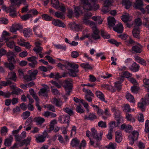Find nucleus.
Returning a JSON list of instances; mask_svg holds the SVG:
<instances>
[{
  "instance_id": "1",
  "label": "nucleus",
  "mask_w": 149,
  "mask_h": 149,
  "mask_svg": "<svg viewBox=\"0 0 149 149\" xmlns=\"http://www.w3.org/2000/svg\"><path fill=\"white\" fill-rule=\"evenodd\" d=\"M97 0H81V4L83 5V8L88 10H91L93 7L91 2L94 3L97 2Z\"/></svg>"
},
{
  "instance_id": "2",
  "label": "nucleus",
  "mask_w": 149,
  "mask_h": 149,
  "mask_svg": "<svg viewBox=\"0 0 149 149\" xmlns=\"http://www.w3.org/2000/svg\"><path fill=\"white\" fill-rule=\"evenodd\" d=\"M142 100V102L138 103V106L143 112L145 111L146 106L149 104V94L145 96L144 100L143 99Z\"/></svg>"
},
{
  "instance_id": "3",
  "label": "nucleus",
  "mask_w": 149,
  "mask_h": 149,
  "mask_svg": "<svg viewBox=\"0 0 149 149\" xmlns=\"http://www.w3.org/2000/svg\"><path fill=\"white\" fill-rule=\"evenodd\" d=\"M91 133L90 136H92L93 138L96 141H100L101 140L102 136L103 134V132H100L98 134H97L96 130L94 128L91 129Z\"/></svg>"
},
{
  "instance_id": "4",
  "label": "nucleus",
  "mask_w": 149,
  "mask_h": 149,
  "mask_svg": "<svg viewBox=\"0 0 149 149\" xmlns=\"http://www.w3.org/2000/svg\"><path fill=\"white\" fill-rule=\"evenodd\" d=\"M65 84L63 86L65 91V95L67 96L70 95L72 91V84L71 83L67 80L65 81Z\"/></svg>"
},
{
  "instance_id": "5",
  "label": "nucleus",
  "mask_w": 149,
  "mask_h": 149,
  "mask_svg": "<svg viewBox=\"0 0 149 149\" xmlns=\"http://www.w3.org/2000/svg\"><path fill=\"white\" fill-rule=\"evenodd\" d=\"M133 130V128L131 126V145H133L135 142L136 143L139 135L138 132L135 130L132 132Z\"/></svg>"
},
{
  "instance_id": "6",
  "label": "nucleus",
  "mask_w": 149,
  "mask_h": 149,
  "mask_svg": "<svg viewBox=\"0 0 149 149\" xmlns=\"http://www.w3.org/2000/svg\"><path fill=\"white\" fill-rule=\"evenodd\" d=\"M81 6H76L75 5L73 6L74 8V16L76 17H79L80 15L82 14L83 13V9L86 10V9L83 8V5L81 4Z\"/></svg>"
},
{
  "instance_id": "7",
  "label": "nucleus",
  "mask_w": 149,
  "mask_h": 149,
  "mask_svg": "<svg viewBox=\"0 0 149 149\" xmlns=\"http://www.w3.org/2000/svg\"><path fill=\"white\" fill-rule=\"evenodd\" d=\"M44 88L40 89L38 92L39 96H42L47 97L48 96V93L49 91V87L47 85H44L43 86Z\"/></svg>"
},
{
  "instance_id": "8",
  "label": "nucleus",
  "mask_w": 149,
  "mask_h": 149,
  "mask_svg": "<svg viewBox=\"0 0 149 149\" xmlns=\"http://www.w3.org/2000/svg\"><path fill=\"white\" fill-rule=\"evenodd\" d=\"M6 55L8 58L7 60L8 61L10 62H12L14 63H16L15 59V56L13 52L9 51L6 54Z\"/></svg>"
},
{
  "instance_id": "9",
  "label": "nucleus",
  "mask_w": 149,
  "mask_h": 149,
  "mask_svg": "<svg viewBox=\"0 0 149 149\" xmlns=\"http://www.w3.org/2000/svg\"><path fill=\"white\" fill-rule=\"evenodd\" d=\"M124 111L126 113V118L127 120H130V108L129 104H127L125 105Z\"/></svg>"
},
{
  "instance_id": "10",
  "label": "nucleus",
  "mask_w": 149,
  "mask_h": 149,
  "mask_svg": "<svg viewBox=\"0 0 149 149\" xmlns=\"http://www.w3.org/2000/svg\"><path fill=\"white\" fill-rule=\"evenodd\" d=\"M70 117L69 116L63 115L60 116L58 119L59 122L61 123H69Z\"/></svg>"
},
{
  "instance_id": "11",
  "label": "nucleus",
  "mask_w": 149,
  "mask_h": 149,
  "mask_svg": "<svg viewBox=\"0 0 149 149\" xmlns=\"http://www.w3.org/2000/svg\"><path fill=\"white\" fill-rule=\"evenodd\" d=\"M52 24L55 26H58L63 28H64L66 26V25L60 20L57 19H52Z\"/></svg>"
},
{
  "instance_id": "12",
  "label": "nucleus",
  "mask_w": 149,
  "mask_h": 149,
  "mask_svg": "<svg viewBox=\"0 0 149 149\" xmlns=\"http://www.w3.org/2000/svg\"><path fill=\"white\" fill-rule=\"evenodd\" d=\"M113 30L118 33H122L123 31V27L122 24L120 22H118L115 26L113 27Z\"/></svg>"
},
{
  "instance_id": "13",
  "label": "nucleus",
  "mask_w": 149,
  "mask_h": 149,
  "mask_svg": "<svg viewBox=\"0 0 149 149\" xmlns=\"http://www.w3.org/2000/svg\"><path fill=\"white\" fill-rule=\"evenodd\" d=\"M142 46L138 43L137 45L133 46L132 47V50L134 53H140L142 51Z\"/></svg>"
},
{
  "instance_id": "14",
  "label": "nucleus",
  "mask_w": 149,
  "mask_h": 149,
  "mask_svg": "<svg viewBox=\"0 0 149 149\" xmlns=\"http://www.w3.org/2000/svg\"><path fill=\"white\" fill-rule=\"evenodd\" d=\"M16 7L10 6L7 10V12L10 13V15L12 17H15L16 16L15 9Z\"/></svg>"
},
{
  "instance_id": "15",
  "label": "nucleus",
  "mask_w": 149,
  "mask_h": 149,
  "mask_svg": "<svg viewBox=\"0 0 149 149\" xmlns=\"http://www.w3.org/2000/svg\"><path fill=\"white\" fill-rule=\"evenodd\" d=\"M33 122L36 123L37 125H41L45 122V119L40 117H36L34 118L33 119Z\"/></svg>"
},
{
  "instance_id": "16",
  "label": "nucleus",
  "mask_w": 149,
  "mask_h": 149,
  "mask_svg": "<svg viewBox=\"0 0 149 149\" xmlns=\"http://www.w3.org/2000/svg\"><path fill=\"white\" fill-rule=\"evenodd\" d=\"M69 26L71 29L77 31L81 30L82 29V26L81 25L76 24L74 23L70 24Z\"/></svg>"
},
{
  "instance_id": "17",
  "label": "nucleus",
  "mask_w": 149,
  "mask_h": 149,
  "mask_svg": "<svg viewBox=\"0 0 149 149\" xmlns=\"http://www.w3.org/2000/svg\"><path fill=\"white\" fill-rule=\"evenodd\" d=\"M116 138L115 140L116 142L120 143L122 140V134L121 132L119 131H117L115 132Z\"/></svg>"
},
{
  "instance_id": "18",
  "label": "nucleus",
  "mask_w": 149,
  "mask_h": 149,
  "mask_svg": "<svg viewBox=\"0 0 149 149\" xmlns=\"http://www.w3.org/2000/svg\"><path fill=\"white\" fill-rule=\"evenodd\" d=\"M140 28H138L136 27H134L132 31L134 37L137 39H140Z\"/></svg>"
},
{
  "instance_id": "19",
  "label": "nucleus",
  "mask_w": 149,
  "mask_h": 149,
  "mask_svg": "<svg viewBox=\"0 0 149 149\" xmlns=\"http://www.w3.org/2000/svg\"><path fill=\"white\" fill-rule=\"evenodd\" d=\"M97 118V116L95 113H90L88 116L85 115L84 118V119L86 120H90L91 121H93Z\"/></svg>"
},
{
  "instance_id": "20",
  "label": "nucleus",
  "mask_w": 149,
  "mask_h": 149,
  "mask_svg": "<svg viewBox=\"0 0 149 149\" xmlns=\"http://www.w3.org/2000/svg\"><path fill=\"white\" fill-rule=\"evenodd\" d=\"M24 36L29 37L32 34V30L30 28H25L23 31Z\"/></svg>"
},
{
  "instance_id": "21",
  "label": "nucleus",
  "mask_w": 149,
  "mask_h": 149,
  "mask_svg": "<svg viewBox=\"0 0 149 149\" xmlns=\"http://www.w3.org/2000/svg\"><path fill=\"white\" fill-rule=\"evenodd\" d=\"M140 66L135 62H134L131 65V71L133 72H137L139 70Z\"/></svg>"
},
{
  "instance_id": "22",
  "label": "nucleus",
  "mask_w": 149,
  "mask_h": 149,
  "mask_svg": "<svg viewBox=\"0 0 149 149\" xmlns=\"http://www.w3.org/2000/svg\"><path fill=\"white\" fill-rule=\"evenodd\" d=\"M36 141L37 143H42L44 142L45 140V136L41 135L36 136Z\"/></svg>"
},
{
  "instance_id": "23",
  "label": "nucleus",
  "mask_w": 149,
  "mask_h": 149,
  "mask_svg": "<svg viewBox=\"0 0 149 149\" xmlns=\"http://www.w3.org/2000/svg\"><path fill=\"white\" fill-rule=\"evenodd\" d=\"M95 95L100 100L106 102H107V101H105L104 95L102 92L100 91H97L95 93Z\"/></svg>"
},
{
  "instance_id": "24",
  "label": "nucleus",
  "mask_w": 149,
  "mask_h": 149,
  "mask_svg": "<svg viewBox=\"0 0 149 149\" xmlns=\"http://www.w3.org/2000/svg\"><path fill=\"white\" fill-rule=\"evenodd\" d=\"M38 73V71L37 70H31L29 71V74L33 80L36 79V76Z\"/></svg>"
},
{
  "instance_id": "25",
  "label": "nucleus",
  "mask_w": 149,
  "mask_h": 149,
  "mask_svg": "<svg viewBox=\"0 0 149 149\" xmlns=\"http://www.w3.org/2000/svg\"><path fill=\"white\" fill-rule=\"evenodd\" d=\"M79 141L77 138H75L71 141L70 145L73 147H77L79 145Z\"/></svg>"
},
{
  "instance_id": "26",
  "label": "nucleus",
  "mask_w": 149,
  "mask_h": 149,
  "mask_svg": "<svg viewBox=\"0 0 149 149\" xmlns=\"http://www.w3.org/2000/svg\"><path fill=\"white\" fill-rule=\"evenodd\" d=\"M108 24L109 27H113L115 24L116 22L115 19L112 17H109L108 18Z\"/></svg>"
},
{
  "instance_id": "27",
  "label": "nucleus",
  "mask_w": 149,
  "mask_h": 149,
  "mask_svg": "<svg viewBox=\"0 0 149 149\" xmlns=\"http://www.w3.org/2000/svg\"><path fill=\"white\" fill-rule=\"evenodd\" d=\"M13 63L5 62L4 63V65L6 68H8L10 70H12L15 68V66Z\"/></svg>"
},
{
  "instance_id": "28",
  "label": "nucleus",
  "mask_w": 149,
  "mask_h": 149,
  "mask_svg": "<svg viewBox=\"0 0 149 149\" xmlns=\"http://www.w3.org/2000/svg\"><path fill=\"white\" fill-rule=\"evenodd\" d=\"M8 77L9 79L14 81H15L16 80V73L14 72H9Z\"/></svg>"
},
{
  "instance_id": "29",
  "label": "nucleus",
  "mask_w": 149,
  "mask_h": 149,
  "mask_svg": "<svg viewBox=\"0 0 149 149\" xmlns=\"http://www.w3.org/2000/svg\"><path fill=\"white\" fill-rule=\"evenodd\" d=\"M13 139V137L11 135L10 136L9 138L6 139L4 142L5 146H10Z\"/></svg>"
},
{
  "instance_id": "30",
  "label": "nucleus",
  "mask_w": 149,
  "mask_h": 149,
  "mask_svg": "<svg viewBox=\"0 0 149 149\" xmlns=\"http://www.w3.org/2000/svg\"><path fill=\"white\" fill-rule=\"evenodd\" d=\"M54 15L56 17L61 18L62 19H65V16L64 15V13L60 11H57L55 13Z\"/></svg>"
},
{
  "instance_id": "31",
  "label": "nucleus",
  "mask_w": 149,
  "mask_h": 149,
  "mask_svg": "<svg viewBox=\"0 0 149 149\" xmlns=\"http://www.w3.org/2000/svg\"><path fill=\"white\" fill-rule=\"evenodd\" d=\"M139 89V85H133L131 87V91L132 93L137 94L138 93Z\"/></svg>"
},
{
  "instance_id": "32",
  "label": "nucleus",
  "mask_w": 149,
  "mask_h": 149,
  "mask_svg": "<svg viewBox=\"0 0 149 149\" xmlns=\"http://www.w3.org/2000/svg\"><path fill=\"white\" fill-rule=\"evenodd\" d=\"M121 128L122 130H125L127 132L129 133L130 132V125H126L123 124L121 125Z\"/></svg>"
},
{
  "instance_id": "33",
  "label": "nucleus",
  "mask_w": 149,
  "mask_h": 149,
  "mask_svg": "<svg viewBox=\"0 0 149 149\" xmlns=\"http://www.w3.org/2000/svg\"><path fill=\"white\" fill-rule=\"evenodd\" d=\"M115 117L116 120L117 121L118 124H119L120 123L123 122V118L120 114H115Z\"/></svg>"
},
{
  "instance_id": "34",
  "label": "nucleus",
  "mask_w": 149,
  "mask_h": 149,
  "mask_svg": "<svg viewBox=\"0 0 149 149\" xmlns=\"http://www.w3.org/2000/svg\"><path fill=\"white\" fill-rule=\"evenodd\" d=\"M143 2L142 0H137L136 3L135 4L134 7L137 9H139L142 7Z\"/></svg>"
},
{
  "instance_id": "35",
  "label": "nucleus",
  "mask_w": 149,
  "mask_h": 149,
  "mask_svg": "<svg viewBox=\"0 0 149 149\" xmlns=\"http://www.w3.org/2000/svg\"><path fill=\"white\" fill-rule=\"evenodd\" d=\"M122 4L126 9H128L130 7V2L129 0H123Z\"/></svg>"
},
{
  "instance_id": "36",
  "label": "nucleus",
  "mask_w": 149,
  "mask_h": 149,
  "mask_svg": "<svg viewBox=\"0 0 149 149\" xmlns=\"http://www.w3.org/2000/svg\"><path fill=\"white\" fill-rule=\"evenodd\" d=\"M135 26L138 28H139V26H141L142 24V21L139 18H138L135 19Z\"/></svg>"
},
{
  "instance_id": "37",
  "label": "nucleus",
  "mask_w": 149,
  "mask_h": 149,
  "mask_svg": "<svg viewBox=\"0 0 149 149\" xmlns=\"http://www.w3.org/2000/svg\"><path fill=\"white\" fill-rule=\"evenodd\" d=\"M78 70H74V69H70L69 70L68 73L70 76L75 77L77 75L75 73L78 72Z\"/></svg>"
},
{
  "instance_id": "38",
  "label": "nucleus",
  "mask_w": 149,
  "mask_h": 149,
  "mask_svg": "<svg viewBox=\"0 0 149 149\" xmlns=\"http://www.w3.org/2000/svg\"><path fill=\"white\" fill-rule=\"evenodd\" d=\"M107 149H116V143L110 142L106 146Z\"/></svg>"
},
{
  "instance_id": "39",
  "label": "nucleus",
  "mask_w": 149,
  "mask_h": 149,
  "mask_svg": "<svg viewBox=\"0 0 149 149\" xmlns=\"http://www.w3.org/2000/svg\"><path fill=\"white\" fill-rule=\"evenodd\" d=\"M82 91L86 94V95H88L92 97H94V94L90 90L86 89L85 88H84L82 89Z\"/></svg>"
},
{
  "instance_id": "40",
  "label": "nucleus",
  "mask_w": 149,
  "mask_h": 149,
  "mask_svg": "<svg viewBox=\"0 0 149 149\" xmlns=\"http://www.w3.org/2000/svg\"><path fill=\"white\" fill-rule=\"evenodd\" d=\"M51 3L53 6L55 8H58L59 2L58 0H51Z\"/></svg>"
},
{
  "instance_id": "41",
  "label": "nucleus",
  "mask_w": 149,
  "mask_h": 149,
  "mask_svg": "<svg viewBox=\"0 0 149 149\" xmlns=\"http://www.w3.org/2000/svg\"><path fill=\"white\" fill-rule=\"evenodd\" d=\"M52 103L55 104L58 107L61 106L62 104V102L60 100H58L55 98H54Z\"/></svg>"
},
{
  "instance_id": "42",
  "label": "nucleus",
  "mask_w": 149,
  "mask_h": 149,
  "mask_svg": "<svg viewBox=\"0 0 149 149\" xmlns=\"http://www.w3.org/2000/svg\"><path fill=\"white\" fill-rule=\"evenodd\" d=\"M33 50L36 52L37 54L39 53H42L43 50L42 47L38 46H35L33 49Z\"/></svg>"
},
{
  "instance_id": "43",
  "label": "nucleus",
  "mask_w": 149,
  "mask_h": 149,
  "mask_svg": "<svg viewBox=\"0 0 149 149\" xmlns=\"http://www.w3.org/2000/svg\"><path fill=\"white\" fill-rule=\"evenodd\" d=\"M42 17L43 19L47 21H50L53 19V18L52 17H51L46 14L42 15Z\"/></svg>"
},
{
  "instance_id": "44",
  "label": "nucleus",
  "mask_w": 149,
  "mask_h": 149,
  "mask_svg": "<svg viewBox=\"0 0 149 149\" xmlns=\"http://www.w3.org/2000/svg\"><path fill=\"white\" fill-rule=\"evenodd\" d=\"M67 64L74 70H78L79 65L78 64L69 62H68L67 63Z\"/></svg>"
},
{
  "instance_id": "45",
  "label": "nucleus",
  "mask_w": 149,
  "mask_h": 149,
  "mask_svg": "<svg viewBox=\"0 0 149 149\" xmlns=\"http://www.w3.org/2000/svg\"><path fill=\"white\" fill-rule=\"evenodd\" d=\"M129 15L128 14H127L126 15H122L121 18L123 22L125 23L127 22L129 19Z\"/></svg>"
},
{
  "instance_id": "46",
  "label": "nucleus",
  "mask_w": 149,
  "mask_h": 149,
  "mask_svg": "<svg viewBox=\"0 0 149 149\" xmlns=\"http://www.w3.org/2000/svg\"><path fill=\"white\" fill-rule=\"evenodd\" d=\"M6 41V45L8 47L11 49H12L15 46L14 42L13 40L10 41L8 40Z\"/></svg>"
},
{
  "instance_id": "47",
  "label": "nucleus",
  "mask_w": 149,
  "mask_h": 149,
  "mask_svg": "<svg viewBox=\"0 0 149 149\" xmlns=\"http://www.w3.org/2000/svg\"><path fill=\"white\" fill-rule=\"evenodd\" d=\"M97 114L100 116H102V118L104 120L107 119V117L104 116H103L104 112L103 111L100 109L98 108L97 111Z\"/></svg>"
},
{
  "instance_id": "48",
  "label": "nucleus",
  "mask_w": 149,
  "mask_h": 149,
  "mask_svg": "<svg viewBox=\"0 0 149 149\" xmlns=\"http://www.w3.org/2000/svg\"><path fill=\"white\" fill-rule=\"evenodd\" d=\"M101 33L102 36L104 38L109 39L110 37V35L103 30H102L101 31Z\"/></svg>"
},
{
  "instance_id": "49",
  "label": "nucleus",
  "mask_w": 149,
  "mask_h": 149,
  "mask_svg": "<svg viewBox=\"0 0 149 149\" xmlns=\"http://www.w3.org/2000/svg\"><path fill=\"white\" fill-rule=\"evenodd\" d=\"M92 19L95 21H97L98 24H100L102 23V20L101 17L99 16H93L92 17Z\"/></svg>"
},
{
  "instance_id": "50",
  "label": "nucleus",
  "mask_w": 149,
  "mask_h": 149,
  "mask_svg": "<svg viewBox=\"0 0 149 149\" xmlns=\"http://www.w3.org/2000/svg\"><path fill=\"white\" fill-rule=\"evenodd\" d=\"M31 139V137L30 136H28L26 139H24L22 141L24 144H25L26 146L30 144V142Z\"/></svg>"
},
{
  "instance_id": "51",
  "label": "nucleus",
  "mask_w": 149,
  "mask_h": 149,
  "mask_svg": "<svg viewBox=\"0 0 149 149\" xmlns=\"http://www.w3.org/2000/svg\"><path fill=\"white\" fill-rule=\"evenodd\" d=\"M80 65L82 68L85 69H92V68L88 63H81Z\"/></svg>"
},
{
  "instance_id": "52",
  "label": "nucleus",
  "mask_w": 149,
  "mask_h": 149,
  "mask_svg": "<svg viewBox=\"0 0 149 149\" xmlns=\"http://www.w3.org/2000/svg\"><path fill=\"white\" fill-rule=\"evenodd\" d=\"M57 123V120L56 119L53 120L50 122L49 129L50 130H53L54 128V125Z\"/></svg>"
},
{
  "instance_id": "53",
  "label": "nucleus",
  "mask_w": 149,
  "mask_h": 149,
  "mask_svg": "<svg viewBox=\"0 0 149 149\" xmlns=\"http://www.w3.org/2000/svg\"><path fill=\"white\" fill-rule=\"evenodd\" d=\"M63 111L68 113L70 116H72L74 113L73 111L68 108L66 107L63 109Z\"/></svg>"
},
{
  "instance_id": "54",
  "label": "nucleus",
  "mask_w": 149,
  "mask_h": 149,
  "mask_svg": "<svg viewBox=\"0 0 149 149\" xmlns=\"http://www.w3.org/2000/svg\"><path fill=\"white\" fill-rule=\"evenodd\" d=\"M91 134V132L90 131L87 130L86 131V135L90 140V143L91 145H93L94 144V142L92 141L91 139V138L90 136Z\"/></svg>"
},
{
  "instance_id": "55",
  "label": "nucleus",
  "mask_w": 149,
  "mask_h": 149,
  "mask_svg": "<svg viewBox=\"0 0 149 149\" xmlns=\"http://www.w3.org/2000/svg\"><path fill=\"white\" fill-rule=\"evenodd\" d=\"M75 110L76 111L79 113H82L84 112V110L81 108V106L80 105H77Z\"/></svg>"
},
{
  "instance_id": "56",
  "label": "nucleus",
  "mask_w": 149,
  "mask_h": 149,
  "mask_svg": "<svg viewBox=\"0 0 149 149\" xmlns=\"http://www.w3.org/2000/svg\"><path fill=\"white\" fill-rule=\"evenodd\" d=\"M9 36V33L8 32L6 31H4L2 35V37L3 39L7 41L9 40V39L8 38H6V37Z\"/></svg>"
},
{
  "instance_id": "57",
  "label": "nucleus",
  "mask_w": 149,
  "mask_h": 149,
  "mask_svg": "<svg viewBox=\"0 0 149 149\" xmlns=\"http://www.w3.org/2000/svg\"><path fill=\"white\" fill-rule=\"evenodd\" d=\"M32 17V15L31 14H26L21 16V18L23 20L26 21L29 18Z\"/></svg>"
},
{
  "instance_id": "58",
  "label": "nucleus",
  "mask_w": 149,
  "mask_h": 149,
  "mask_svg": "<svg viewBox=\"0 0 149 149\" xmlns=\"http://www.w3.org/2000/svg\"><path fill=\"white\" fill-rule=\"evenodd\" d=\"M98 125L100 127L105 128L107 127L106 123L102 121L99 122L98 123Z\"/></svg>"
},
{
  "instance_id": "59",
  "label": "nucleus",
  "mask_w": 149,
  "mask_h": 149,
  "mask_svg": "<svg viewBox=\"0 0 149 149\" xmlns=\"http://www.w3.org/2000/svg\"><path fill=\"white\" fill-rule=\"evenodd\" d=\"M79 55V52L77 51H72L71 53V57L73 58H77Z\"/></svg>"
},
{
  "instance_id": "60",
  "label": "nucleus",
  "mask_w": 149,
  "mask_h": 149,
  "mask_svg": "<svg viewBox=\"0 0 149 149\" xmlns=\"http://www.w3.org/2000/svg\"><path fill=\"white\" fill-rule=\"evenodd\" d=\"M112 4L111 0H106L104 1V6L109 7Z\"/></svg>"
},
{
  "instance_id": "61",
  "label": "nucleus",
  "mask_w": 149,
  "mask_h": 149,
  "mask_svg": "<svg viewBox=\"0 0 149 149\" xmlns=\"http://www.w3.org/2000/svg\"><path fill=\"white\" fill-rule=\"evenodd\" d=\"M11 82L10 81H8L6 82L3 81H0V85H1L3 86H7L8 85L11 84Z\"/></svg>"
},
{
  "instance_id": "62",
  "label": "nucleus",
  "mask_w": 149,
  "mask_h": 149,
  "mask_svg": "<svg viewBox=\"0 0 149 149\" xmlns=\"http://www.w3.org/2000/svg\"><path fill=\"white\" fill-rule=\"evenodd\" d=\"M11 5L10 6L16 7V6H18L19 0H10Z\"/></svg>"
},
{
  "instance_id": "63",
  "label": "nucleus",
  "mask_w": 149,
  "mask_h": 149,
  "mask_svg": "<svg viewBox=\"0 0 149 149\" xmlns=\"http://www.w3.org/2000/svg\"><path fill=\"white\" fill-rule=\"evenodd\" d=\"M45 57L48 60L49 62L52 64H54L55 63V60L53 59L52 57L49 56H46Z\"/></svg>"
},
{
  "instance_id": "64",
  "label": "nucleus",
  "mask_w": 149,
  "mask_h": 149,
  "mask_svg": "<svg viewBox=\"0 0 149 149\" xmlns=\"http://www.w3.org/2000/svg\"><path fill=\"white\" fill-rule=\"evenodd\" d=\"M109 42L112 44H114L116 46H118L121 43L117 42L116 40L113 39H110L108 40Z\"/></svg>"
}]
</instances>
